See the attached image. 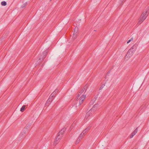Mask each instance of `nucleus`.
Masks as SVG:
<instances>
[{"mask_svg": "<svg viewBox=\"0 0 149 149\" xmlns=\"http://www.w3.org/2000/svg\"><path fill=\"white\" fill-rule=\"evenodd\" d=\"M138 46V43H136L134 45H133L130 49V50H131L132 52L134 53L135 51L136 50Z\"/></svg>", "mask_w": 149, "mask_h": 149, "instance_id": "obj_4", "label": "nucleus"}, {"mask_svg": "<svg viewBox=\"0 0 149 149\" xmlns=\"http://www.w3.org/2000/svg\"><path fill=\"white\" fill-rule=\"evenodd\" d=\"M66 130V129L65 128H62L61 130L58 133V135H59L60 136H61V135H62V137L63 136V134L64 132Z\"/></svg>", "mask_w": 149, "mask_h": 149, "instance_id": "obj_9", "label": "nucleus"}, {"mask_svg": "<svg viewBox=\"0 0 149 149\" xmlns=\"http://www.w3.org/2000/svg\"><path fill=\"white\" fill-rule=\"evenodd\" d=\"M31 124H27L26 125V127H29L31 126Z\"/></svg>", "mask_w": 149, "mask_h": 149, "instance_id": "obj_24", "label": "nucleus"}, {"mask_svg": "<svg viewBox=\"0 0 149 149\" xmlns=\"http://www.w3.org/2000/svg\"><path fill=\"white\" fill-rule=\"evenodd\" d=\"M134 135L132 133L130 135V138H132Z\"/></svg>", "mask_w": 149, "mask_h": 149, "instance_id": "obj_25", "label": "nucleus"}, {"mask_svg": "<svg viewBox=\"0 0 149 149\" xmlns=\"http://www.w3.org/2000/svg\"><path fill=\"white\" fill-rule=\"evenodd\" d=\"M91 127V126H88L85 129L84 131H84V132L85 133H86L90 130Z\"/></svg>", "mask_w": 149, "mask_h": 149, "instance_id": "obj_15", "label": "nucleus"}, {"mask_svg": "<svg viewBox=\"0 0 149 149\" xmlns=\"http://www.w3.org/2000/svg\"><path fill=\"white\" fill-rule=\"evenodd\" d=\"M58 92V90L57 89H56L55 91H54L51 94V95H50V97H51L52 98H53L54 95H56L57 93Z\"/></svg>", "mask_w": 149, "mask_h": 149, "instance_id": "obj_13", "label": "nucleus"}, {"mask_svg": "<svg viewBox=\"0 0 149 149\" xmlns=\"http://www.w3.org/2000/svg\"><path fill=\"white\" fill-rule=\"evenodd\" d=\"M62 137V135H61V136H60L59 135H57L56 137L54 142V145H56L59 142L60 139Z\"/></svg>", "mask_w": 149, "mask_h": 149, "instance_id": "obj_6", "label": "nucleus"}, {"mask_svg": "<svg viewBox=\"0 0 149 149\" xmlns=\"http://www.w3.org/2000/svg\"><path fill=\"white\" fill-rule=\"evenodd\" d=\"M86 97V95H83L81 96V98L80 100L79 103V105H81V104L83 102V101L85 99Z\"/></svg>", "mask_w": 149, "mask_h": 149, "instance_id": "obj_7", "label": "nucleus"}, {"mask_svg": "<svg viewBox=\"0 0 149 149\" xmlns=\"http://www.w3.org/2000/svg\"><path fill=\"white\" fill-rule=\"evenodd\" d=\"M52 0H50V1H51Z\"/></svg>", "mask_w": 149, "mask_h": 149, "instance_id": "obj_29", "label": "nucleus"}, {"mask_svg": "<svg viewBox=\"0 0 149 149\" xmlns=\"http://www.w3.org/2000/svg\"><path fill=\"white\" fill-rule=\"evenodd\" d=\"M134 53V52L129 49L127 52V54L125 56V60H128L130 57L132 56Z\"/></svg>", "mask_w": 149, "mask_h": 149, "instance_id": "obj_2", "label": "nucleus"}, {"mask_svg": "<svg viewBox=\"0 0 149 149\" xmlns=\"http://www.w3.org/2000/svg\"><path fill=\"white\" fill-rule=\"evenodd\" d=\"M110 73V71H108V72H107V74H109Z\"/></svg>", "mask_w": 149, "mask_h": 149, "instance_id": "obj_27", "label": "nucleus"}, {"mask_svg": "<svg viewBox=\"0 0 149 149\" xmlns=\"http://www.w3.org/2000/svg\"><path fill=\"white\" fill-rule=\"evenodd\" d=\"M52 98L51 97L49 96L45 104V105L47 106H49V104H50V102L52 101Z\"/></svg>", "mask_w": 149, "mask_h": 149, "instance_id": "obj_10", "label": "nucleus"}, {"mask_svg": "<svg viewBox=\"0 0 149 149\" xmlns=\"http://www.w3.org/2000/svg\"><path fill=\"white\" fill-rule=\"evenodd\" d=\"M88 86V84H86V85L81 89L79 91L80 92V93H82L84 91L86 92L87 88Z\"/></svg>", "mask_w": 149, "mask_h": 149, "instance_id": "obj_8", "label": "nucleus"}, {"mask_svg": "<svg viewBox=\"0 0 149 149\" xmlns=\"http://www.w3.org/2000/svg\"><path fill=\"white\" fill-rule=\"evenodd\" d=\"M85 133L84 132V131H83L80 134L79 137L80 138H81L82 137H83V136L84 135Z\"/></svg>", "mask_w": 149, "mask_h": 149, "instance_id": "obj_18", "label": "nucleus"}, {"mask_svg": "<svg viewBox=\"0 0 149 149\" xmlns=\"http://www.w3.org/2000/svg\"><path fill=\"white\" fill-rule=\"evenodd\" d=\"M133 40V38H131L130 39V40H129L127 42V44L129 43L131 40Z\"/></svg>", "mask_w": 149, "mask_h": 149, "instance_id": "obj_23", "label": "nucleus"}, {"mask_svg": "<svg viewBox=\"0 0 149 149\" xmlns=\"http://www.w3.org/2000/svg\"><path fill=\"white\" fill-rule=\"evenodd\" d=\"M26 131L25 130L23 131V132L21 133L19 135V138L21 139H22L25 136V133Z\"/></svg>", "mask_w": 149, "mask_h": 149, "instance_id": "obj_12", "label": "nucleus"}, {"mask_svg": "<svg viewBox=\"0 0 149 149\" xmlns=\"http://www.w3.org/2000/svg\"><path fill=\"white\" fill-rule=\"evenodd\" d=\"M48 50H46L44 51L42 53V55L40 56L39 58V60L41 61L44 59L46 57V56L48 53Z\"/></svg>", "mask_w": 149, "mask_h": 149, "instance_id": "obj_3", "label": "nucleus"}, {"mask_svg": "<svg viewBox=\"0 0 149 149\" xmlns=\"http://www.w3.org/2000/svg\"><path fill=\"white\" fill-rule=\"evenodd\" d=\"M81 138L79 137L78 139H77L76 142V144H77L78 143H79V142Z\"/></svg>", "mask_w": 149, "mask_h": 149, "instance_id": "obj_21", "label": "nucleus"}, {"mask_svg": "<svg viewBox=\"0 0 149 149\" xmlns=\"http://www.w3.org/2000/svg\"><path fill=\"white\" fill-rule=\"evenodd\" d=\"M23 4L22 5L21 7L22 8H24L26 7L27 4V2L26 1H24L22 2Z\"/></svg>", "mask_w": 149, "mask_h": 149, "instance_id": "obj_14", "label": "nucleus"}, {"mask_svg": "<svg viewBox=\"0 0 149 149\" xmlns=\"http://www.w3.org/2000/svg\"><path fill=\"white\" fill-rule=\"evenodd\" d=\"M6 4L7 3L5 1H3L1 2V5L3 6H5Z\"/></svg>", "mask_w": 149, "mask_h": 149, "instance_id": "obj_19", "label": "nucleus"}, {"mask_svg": "<svg viewBox=\"0 0 149 149\" xmlns=\"http://www.w3.org/2000/svg\"><path fill=\"white\" fill-rule=\"evenodd\" d=\"M103 87H104V86L103 85L102 86H101L100 88V89L101 90L103 88Z\"/></svg>", "mask_w": 149, "mask_h": 149, "instance_id": "obj_26", "label": "nucleus"}, {"mask_svg": "<svg viewBox=\"0 0 149 149\" xmlns=\"http://www.w3.org/2000/svg\"><path fill=\"white\" fill-rule=\"evenodd\" d=\"M77 29H78L77 28H75L74 29V33L75 32H75V33H74L73 34L72 38L74 39L76 38V37L77 36V34L76 33H77Z\"/></svg>", "mask_w": 149, "mask_h": 149, "instance_id": "obj_11", "label": "nucleus"}, {"mask_svg": "<svg viewBox=\"0 0 149 149\" xmlns=\"http://www.w3.org/2000/svg\"><path fill=\"white\" fill-rule=\"evenodd\" d=\"M26 106L25 105H24L22 106L20 109V111L22 112H23L26 109Z\"/></svg>", "mask_w": 149, "mask_h": 149, "instance_id": "obj_16", "label": "nucleus"}, {"mask_svg": "<svg viewBox=\"0 0 149 149\" xmlns=\"http://www.w3.org/2000/svg\"><path fill=\"white\" fill-rule=\"evenodd\" d=\"M93 113V111H91V109L87 113L86 116H90V113Z\"/></svg>", "mask_w": 149, "mask_h": 149, "instance_id": "obj_17", "label": "nucleus"}, {"mask_svg": "<svg viewBox=\"0 0 149 149\" xmlns=\"http://www.w3.org/2000/svg\"><path fill=\"white\" fill-rule=\"evenodd\" d=\"M99 106L98 104H96L93 106L92 109H91V111H93V113H94L97 109Z\"/></svg>", "mask_w": 149, "mask_h": 149, "instance_id": "obj_5", "label": "nucleus"}, {"mask_svg": "<svg viewBox=\"0 0 149 149\" xmlns=\"http://www.w3.org/2000/svg\"><path fill=\"white\" fill-rule=\"evenodd\" d=\"M137 129L138 128H137L132 132V133H133L134 135L136 134L137 133Z\"/></svg>", "mask_w": 149, "mask_h": 149, "instance_id": "obj_20", "label": "nucleus"}, {"mask_svg": "<svg viewBox=\"0 0 149 149\" xmlns=\"http://www.w3.org/2000/svg\"><path fill=\"white\" fill-rule=\"evenodd\" d=\"M148 8H147L145 10V11L143 12L141 17H140L139 19V22L138 23L139 24H140L145 19H146L148 15L147 14L148 13Z\"/></svg>", "mask_w": 149, "mask_h": 149, "instance_id": "obj_1", "label": "nucleus"}, {"mask_svg": "<svg viewBox=\"0 0 149 149\" xmlns=\"http://www.w3.org/2000/svg\"><path fill=\"white\" fill-rule=\"evenodd\" d=\"M1 39H0V41H1Z\"/></svg>", "mask_w": 149, "mask_h": 149, "instance_id": "obj_28", "label": "nucleus"}, {"mask_svg": "<svg viewBox=\"0 0 149 149\" xmlns=\"http://www.w3.org/2000/svg\"><path fill=\"white\" fill-rule=\"evenodd\" d=\"M81 93H80V92L79 91V93H78V95L77 97V100L78 99L79 97L81 95Z\"/></svg>", "mask_w": 149, "mask_h": 149, "instance_id": "obj_22", "label": "nucleus"}]
</instances>
